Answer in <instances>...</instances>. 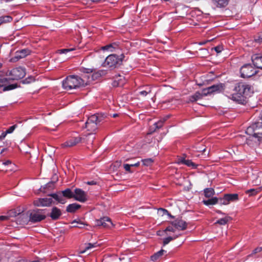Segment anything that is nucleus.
<instances>
[{"label":"nucleus","instance_id":"1","mask_svg":"<svg viewBox=\"0 0 262 262\" xmlns=\"http://www.w3.org/2000/svg\"><path fill=\"white\" fill-rule=\"evenodd\" d=\"M250 90V86L249 84L243 82H238L234 85L232 92L229 93L227 96L233 101L242 104L245 102L246 95H248Z\"/></svg>","mask_w":262,"mask_h":262},{"label":"nucleus","instance_id":"2","mask_svg":"<svg viewBox=\"0 0 262 262\" xmlns=\"http://www.w3.org/2000/svg\"><path fill=\"white\" fill-rule=\"evenodd\" d=\"M246 133L249 135L246 139V143L250 146H253L258 144L262 139V122H256L249 126Z\"/></svg>","mask_w":262,"mask_h":262},{"label":"nucleus","instance_id":"3","mask_svg":"<svg viewBox=\"0 0 262 262\" xmlns=\"http://www.w3.org/2000/svg\"><path fill=\"white\" fill-rule=\"evenodd\" d=\"M85 81L77 75H70L62 81V87L64 90L76 89L85 85Z\"/></svg>","mask_w":262,"mask_h":262},{"label":"nucleus","instance_id":"4","mask_svg":"<svg viewBox=\"0 0 262 262\" xmlns=\"http://www.w3.org/2000/svg\"><path fill=\"white\" fill-rule=\"evenodd\" d=\"M48 195L52 197L57 203L64 204L67 202V199L73 198L74 192L70 188H67L62 191L50 193Z\"/></svg>","mask_w":262,"mask_h":262},{"label":"nucleus","instance_id":"5","mask_svg":"<svg viewBox=\"0 0 262 262\" xmlns=\"http://www.w3.org/2000/svg\"><path fill=\"white\" fill-rule=\"evenodd\" d=\"M124 58L123 54L120 55L115 54H111L107 56L102 65L104 67L115 69L122 63Z\"/></svg>","mask_w":262,"mask_h":262},{"label":"nucleus","instance_id":"6","mask_svg":"<svg viewBox=\"0 0 262 262\" xmlns=\"http://www.w3.org/2000/svg\"><path fill=\"white\" fill-rule=\"evenodd\" d=\"M101 121V119L98 114H94L89 117L85 123V128L88 133H96L97 129L98 123Z\"/></svg>","mask_w":262,"mask_h":262},{"label":"nucleus","instance_id":"7","mask_svg":"<svg viewBox=\"0 0 262 262\" xmlns=\"http://www.w3.org/2000/svg\"><path fill=\"white\" fill-rule=\"evenodd\" d=\"M47 209H36L33 210L29 215V221L33 223L39 222L47 217Z\"/></svg>","mask_w":262,"mask_h":262},{"label":"nucleus","instance_id":"8","mask_svg":"<svg viewBox=\"0 0 262 262\" xmlns=\"http://www.w3.org/2000/svg\"><path fill=\"white\" fill-rule=\"evenodd\" d=\"M258 71L251 64L247 63L243 65L240 69L241 76L244 78L251 77L255 75Z\"/></svg>","mask_w":262,"mask_h":262},{"label":"nucleus","instance_id":"9","mask_svg":"<svg viewBox=\"0 0 262 262\" xmlns=\"http://www.w3.org/2000/svg\"><path fill=\"white\" fill-rule=\"evenodd\" d=\"M26 69L21 67L15 68L9 71V75L12 80H19L26 75Z\"/></svg>","mask_w":262,"mask_h":262},{"label":"nucleus","instance_id":"10","mask_svg":"<svg viewBox=\"0 0 262 262\" xmlns=\"http://www.w3.org/2000/svg\"><path fill=\"white\" fill-rule=\"evenodd\" d=\"M9 80L10 78L0 75V93L12 90L17 88L16 84H8Z\"/></svg>","mask_w":262,"mask_h":262},{"label":"nucleus","instance_id":"11","mask_svg":"<svg viewBox=\"0 0 262 262\" xmlns=\"http://www.w3.org/2000/svg\"><path fill=\"white\" fill-rule=\"evenodd\" d=\"M238 200V195L237 193H228L224 194L223 198H220L219 204L226 205L230 202H234Z\"/></svg>","mask_w":262,"mask_h":262},{"label":"nucleus","instance_id":"12","mask_svg":"<svg viewBox=\"0 0 262 262\" xmlns=\"http://www.w3.org/2000/svg\"><path fill=\"white\" fill-rule=\"evenodd\" d=\"M73 198L82 203L85 202L88 200L86 193L80 188H76L74 190Z\"/></svg>","mask_w":262,"mask_h":262},{"label":"nucleus","instance_id":"13","mask_svg":"<svg viewBox=\"0 0 262 262\" xmlns=\"http://www.w3.org/2000/svg\"><path fill=\"white\" fill-rule=\"evenodd\" d=\"M52 199V197L39 198L34 201V205L37 207H49L53 203Z\"/></svg>","mask_w":262,"mask_h":262},{"label":"nucleus","instance_id":"14","mask_svg":"<svg viewBox=\"0 0 262 262\" xmlns=\"http://www.w3.org/2000/svg\"><path fill=\"white\" fill-rule=\"evenodd\" d=\"M171 225L174 227L176 229L179 230H184L186 229L187 226L186 222L181 219H177L171 222Z\"/></svg>","mask_w":262,"mask_h":262},{"label":"nucleus","instance_id":"15","mask_svg":"<svg viewBox=\"0 0 262 262\" xmlns=\"http://www.w3.org/2000/svg\"><path fill=\"white\" fill-rule=\"evenodd\" d=\"M61 215V210L57 207H53L51 212L47 214V216H50L52 220L56 221L58 220Z\"/></svg>","mask_w":262,"mask_h":262},{"label":"nucleus","instance_id":"16","mask_svg":"<svg viewBox=\"0 0 262 262\" xmlns=\"http://www.w3.org/2000/svg\"><path fill=\"white\" fill-rule=\"evenodd\" d=\"M252 61L254 67L257 69H262V56L255 54L251 57Z\"/></svg>","mask_w":262,"mask_h":262},{"label":"nucleus","instance_id":"17","mask_svg":"<svg viewBox=\"0 0 262 262\" xmlns=\"http://www.w3.org/2000/svg\"><path fill=\"white\" fill-rule=\"evenodd\" d=\"M126 82L125 77L123 75H118L114 77L112 82V85L114 87L122 86Z\"/></svg>","mask_w":262,"mask_h":262},{"label":"nucleus","instance_id":"18","mask_svg":"<svg viewBox=\"0 0 262 262\" xmlns=\"http://www.w3.org/2000/svg\"><path fill=\"white\" fill-rule=\"evenodd\" d=\"M81 140V138L80 137H74L70 139L64 143L62 144V146L63 147H70L75 146Z\"/></svg>","mask_w":262,"mask_h":262},{"label":"nucleus","instance_id":"19","mask_svg":"<svg viewBox=\"0 0 262 262\" xmlns=\"http://www.w3.org/2000/svg\"><path fill=\"white\" fill-rule=\"evenodd\" d=\"M96 223L98 226H102L104 227H111L113 226V223L111 219L106 216L97 220Z\"/></svg>","mask_w":262,"mask_h":262},{"label":"nucleus","instance_id":"20","mask_svg":"<svg viewBox=\"0 0 262 262\" xmlns=\"http://www.w3.org/2000/svg\"><path fill=\"white\" fill-rule=\"evenodd\" d=\"M222 85L220 84L213 85L204 90V95H207L215 92H220Z\"/></svg>","mask_w":262,"mask_h":262},{"label":"nucleus","instance_id":"21","mask_svg":"<svg viewBox=\"0 0 262 262\" xmlns=\"http://www.w3.org/2000/svg\"><path fill=\"white\" fill-rule=\"evenodd\" d=\"M118 48L119 42H115L101 47V49L104 51L114 52Z\"/></svg>","mask_w":262,"mask_h":262},{"label":"nucleus","instance_id":"22","mask_svg":"<svg viewBox=\"0 0 262 262\" xmlns=\"http://www.w3.org/2000/svg\"><path fill=\"white\" fill-rule=\"evenodd\" d=\"M168 117H169L167 116L163 120H160L159 121L155 122L154 124V128H152V127H150L149 134H151L155 132L157 129L161 128L163 125L164 121H165Z\"/></svg>","mask_w":262,"mask_h":262},{"label":"nucleus","instance_id":"23","mask_svg":"<svg viewBox=\"0 0 262 262\" xmlns=\"http://www.w3.org/2000/svg\"><path fill=\"white\" fill-rule=\"evenodd\" d=\"M30 51L28 49H24L21 50L17 51L16 52L15 58L17 59L25 58L27 55H29Z\"/></svg>","mask_w":262,"mask_h":262},{"label":"nucleus","instance_id":"24","mask_svg":"<svg viewBox=\"0 0 262 262\" xmlns=\"http://www.w3.org/2000/svg\"><path fill=\"white\" fill-rule=\"evenodd\" d=\"M211 1L217 8H224L229 3V0H211Z\"/></svg>","mask_w":262,"mask_h":262},{"label":"nucleus","instance_id":"25","mask_svg":"<svg viewBox=\"0 0 262 262\" xmlns=\"http://www.w3.org/2000/svg\"><path fill=\"white\" fill-rule=\"evenodd\" d=\"M81 207V205L79 204H78L76 203L69 204L67 206L66 208V211L70 213H74L75 212L77 209H79Z\"/></svg>","mask_w":262,"mask_h":262},{"label":"nucleus","instance_id":"26","mask_svg":"<svg viewBox=\"0 0 262 262\" xmlns=\"http://www.w3.org/2000/svg\"><path fill=\"white\" fill-rule=\"evenodd\" d=\"M203 96H205L204 94V90L202 93L199 92H196L193 95L189 97V100L191 102L196 101L201 99Z\"/></svg>","mask_w":262,"mask_h":262},{"label":"nucleus","instance_id":"27","mask_svg":"<svg viewBox=\"0 0 262 262\" xmlns=\"http://www.w3.org/2000/svg\"><path fill=\"white\" fill-rule=\"evenodd\" d=\"M167 251L161 249L157 252L155 253L154 254L151 256L150 259L152 261H156L159 259L164 253H166Z\"/></svg>","mask_w":262,"mask_h":262},{"label":"nucleus","instance_id":"28","mask_svg":"<svg viewBox=\"0 0 262 262\" xmlns=\"http://www.w3.org/2000/svg\"><path fill=\"white\" fill-rule=\"evenodd\" d=\"M219 198L218 199L216 197H212L211 199H209L206 200H203V203L206 206L213 205L216 204V203H219Z\"/></svg>","mask_w":262,"mask_h":262},{"label":"nucleus","instance_id":"29","mask_svg":"<svg viewBox=\"0 0 262 262\" xmlns=\"http://www.w3.org/2000/svg\"><path fill=\"white\" fill-rule=\"evenodd\" d=\"M96 133H88L85 136H86V140L88 144H92L94 139H95Z\"/></svg>","mask_w":262,"mask_h":262},{"label":"nucleus","instance_id":"30","mask_svg":"<svg viewBox=\"0 0 262 262\" xmlns=\"http://www.w3.org/2000/svg\"><path fill=\"white\" fill-rule=\"evenodd\" d=\"M180 234H174L172 236H169L167 237L163 238V245H167L171 241L176 239Z\"/></svg>","mask_w":262,"mask_h":262},{"label":"nucleus","instance_id":"31","mask_svg":"<svg viewBox=\"0 0 262 262\" xmlns=\"http://www.w3.org/2000/svg\"><path fill=\"white\" fill-rule=\"evenodd\" d=\"M231 220V217L229 216H226L218 220L215 224H217L221 225H225Z\"/></svg>","mask_w":262,"mask_h":262},{"label":"nucleus","instance_id":"32","mask_svg":"<svg viewBox=\"0 0 262 262\" xmlns=\"http://www.w3.org/2000/svg\"><path fill=\"white\" fill-rule=\"evenodd\" d=\"M204 195L206 198H210L212 196L214 193V190L212 188H205L204 190Z\"/></svg>","mask_w":262,"mask_h":262},{"label":"nucleus","instance_id":"33","mask_svg":"<svg viewBox=\"0 0 262 262\" xmlns=\"http://www.w3.org/2000/svg\"><path fill=\"white\" fill-rule=\"evenodd\" d=\"M12 20V17L10 15H5L0 17V25L3 24L10 23Z\"/></svg>","mask_w":262,"mask_h":262},{"label":"nucleus","instance_id":"34","mask_svg":"<svg viewBox=\"0 0 262 262\" xmlns=\"http://www.w3.org/2000/svg\"><path fill=\"white\" fill-rule=\"evenodd\" d=\"M261 187H258L256 189H250L249 190H247L246 192L247 194H248L249 196L254 195L256 194H257L258 192H259L261 190Z\"/></svg>","mask_w":262,"mask_h":262},{"label":"nucleus","instance_id":"35","mask_svg":"<svg viewBox=\"0 0 262 262\" xmlns=\"http://www.w3.org/2000/svg\"><path fill=\"white\" fill-rule=\"evenodd\" d=\"M35 81V78L32 76H29L21 81L23 84H30Z\"/></svg>","mask_w":262,"mask_h":262},{"label":"nucleus","instance_id":"36","mask_svg":"<svg viewBox=\"0 0 262 262\" xmlns=\"http://www.w3.org/2000/svg\"><path fill=\"white\" fill-rule=\"evenodd\" d=\"M185 163L184 165H187L188 167H191L193 168H196L197 167V165L194 164L191 160H186L185 161Z\"/></svg>","mask_w":262,"mask_h":262},{"label":"nucleus","instance_id":"37","mask_svg":"<svg viewBox=\"0 0 262 262\" xmlns=\"http://www.w3.org/2000/svg\"><path fill=\"white\" fill-rule=\"evenodd\" d=\"M142 163L144 165L148 166L150 165L154 162L151 158L144 159L142 160Z\"/></svg>","mask_w":262,"mask_h":262},{"label":"nucleus","instance_id":"38","mask_svg":"<svg viewBox=\"0 0 262 262\" xmlns=\"http://www.w3.org/2000/svg\"><path fill=\"white\" fill-rule=\"evenodd\" d=\"M261 251H262V246L257 247L252 251V253L250 254H249L248 256L252 257L253 256L254 254L260 252Z\"/></svg>","mask_w":262,"mask_h":262},{"label":"nucleus","instance_id":"39","mask_svg":"<svg viewBox=\"0 0 262 262\" xmlns=\"http://www.w3.org/2000/svg\"><path fill=\"white\" fill-rule=\"evenodd\" d=\"M74 50V48H70V49H60V50H58L57 51V52L59 53V54H67V53L69 52H71V51H72Z\"/></svg>","mask_w":262,"mask_h":262},{"label":"nucleus","instance_id":"40","mask_svg":"<svg viewBox=\"0 0 262 262\" xmlns=\"http://www.w3.org/2000/svg\"><path fill=\"white\" fill-rule=\"evenodd\" d=\"M158 212L161 213L162 215H168L172 217V216L169 214L168 211L165 209L160 208L158 209Z\"/></svg>","mask_w":262,"mask_h":262},{"label":"nucleus","instance_id":"41","mask_svg":"<svg viewBox=\"0 0 262 262\" xmlns=\"http://www.w3.org/2000/svg\"><path fill=\"white\" fill-rule=\"evenodd\" d=\"M176 228L172 225L167 226L164 230V232L169 231L174 232Z\"/></svg>","mask_w":262,"mask_h":262},{"label":"nucleus","instance_id":"42","mask_svg":"<svg viewBox=\"0 0 262 262\" xmlns=\"http://www.w3.org/2000/svg\"><path fill=\"white\" fill-rule=\"evenodd\" d=\"M81 72L85 73H91L93 72V69L91 68H82L80 70Z\"/></svg>","mask_w":262,"mask_h":262},{"label":"nucleus","instance_id":"43","mask_svg":"<svg viewBox=\"0 0 262 262\" xmlns=\"http://www.w3.org/2000/svg\"><path fill=\"white\" fill-rule=\"evenodd\" d=\"M123 167L125 169V170L130 173H132L133 171L130 170V165L129 164H123Z\"/></svg>","mask_w":262,"mask_h":262},{"label":"nucleus","instance_id":"44","mask_svg":"<svg viewBox=\"0 0 262 262\" xmlns=\"http://www.w3.org/2000/svg\"><path fill=\"white\" fill-rule=\"evenodd\" d=\"M213 49L215 51V52L217 53H220L222 51L223 48L222 46H217L213 48Z\"/></svg>","mask_w":262,"mask_h":262},{"label":"nucleus","instance_id":"45","mask_svg":"<svg viewBox=\"0 0 262 262\" xmlns=\"http://www.w3.org/2000/svg\"><path fill=\"white\" fill-rule=\"evenodd\" d=\"M186 160L185 159V157H180L179 158H178V162L177 163L180 164H184L185 163V161H186Z\"/></svg>","mask_w":262,"mask_h":262},{"label":"nucleus","instance_id":"46","mask_svg":"<svg viewBox=\"0 0 262 262\" xmlns=\"http://www.w3.org/2000/svg\"><path fill=\"white\" fill-rule=\"evenodd\" d=\"M16 127V125H12L10 126L8 129L6 130V133L11 134L12 133Z\"/></svg>","mask_w":262,"mask_h":262},{"label":"nucleus","instance_id":"47","mask_svg":"<svg viewBox=\"0 0 262 262\" xmlns=\"http://www.w3.org/2000/svg\"><path fill=\"white\" fill-rule=\"evenodd\" d=\"M80 224V225L78 226V225H73V227H78V228H82V226L84 225V224H83L82 223H79L78 222L76 221V220H74V221L72 222V224Z\"/></svg>","mask_w":262,"mask_h":262},{"label":"nucleus","instance_id":"48","mask_svg":"<svg viewBox=\"0 0 262 262\" xmlns=\"http://www.w3.org/2000/svg\"><path fill=\"white\" fill-rule=\"evenodd\" d=\"M150 91H142L139 92L140 95L146 96L149 93H150Z\"/></svg>","mask_w":262,"mask_h":262},{"label":"nucleus","instance_id":"49","mask_svg":"<svg viewBox=\"0 0 262 262\" xmlns=\"http://www.w3.org/2000/svg\"><path fill=\"white\" fill-rule=\"evenodd\" d=\"M255 116H257L259 120H262V110L261 112H257L255 114Z\"/></svg>","mask_w":262,"mask_h":262},{"label":"nucleus","instance_id":"50","mask_svg":"<svg viewBox=\"0 0 262 262\" xmlns=\"http://www.w3.org/2000/svg\"><path fill=\"white\" fill-rule=\"evenodd\" d=\"M8 134V133H6V130L4 132H3L1 134V135L0 136V140H3L4 139L6 136Z\"/></svg>","mask_w":262,"mask_h":262},{"label":"nucleus","instance_id":"51","mask_svg":"<svg viewBox=\"0 0 262 262\" xmlns=\"http://www.w3.org/2000/svg\"><path fill=\"white\" fill-rule=\"evenodd\" d=\"M94 247H95L94 246V244H91V243H89L88 244L87 246L86 247L85 249L86 250H89V249H91V248H93Z\"/></svg>","mask_w":262,"mask_h":262},{"label":"nucleus","instance_id":"52","mask_svg":"<svg viewBox=\"0 0 262 262\" xmlns=\"http://www.w3.org/2000/svg\"><path fill=\"white\" fill-rule=\"evenodd\" d=\"M9 217L6 215L0 216V221H5L8 220Z\"/></svg>","mask_w":262,"mask_h":262},{"label":"nucleus","instance_id":"53","mask_svg":"<svg viewBox=\"0 0 262 262\" xmlns=\"http://www.w3.org/2000/svg\"><path fill=\"white\" fill-rule=\"evenodd\" d=\"M54 182H53V181L49 182V183H48L45 185V187L44 188H48V187H50V186H51V185H52Z\"/></svg>","mask_w":262,"mask_h":262},{"label":"nucleus","instance_id":"54","mask_svg":"<svg viewBox=\"0 0 262 262\" xmlns=\"http://www.w3.org/2000/svg\"><path fill=\"white\" fill-rule=\"evenodd\" d=\"M140 165V162L138 161L135 163H134V164H130V165L131 167H138Z\"/></svg>","mask_w":262,"mask_h":262},{"label":"nucleus","instance_id":"55","mask_svg":"<svg viewBox=\"0 0 262 262\" xmlns=\"http://www.w3.org/2000/svg\"><path fill=\"white\" fill-rule=\"evenodd\" d=\"M11 163V162L10 160H7L3 163V164L5 165H8L9 164H10Z\"/></svg>","mask_w":262,"mask_h":262},{"label":"nucleus","instance_id":"56","mask_svg":"<svg viewBox=\"0 0 262 262\" xmlns=\"http://www.w3.org/2000/svg\"><path fill=\"white\" fill-rule=\"evenodd\" d=\"M96 182L94 181H88L87 184L90 185H93L96 184Z\"/></svg>","mask_w":262,"mask_h":262},{"label":"nucleus","instance_id":"57","mask_svg":"<svg viewBox=\"0 0 262 262\" xmlns=\"http://www.w3.org/2000/svg\"><path fill=\"white\" fill-rule=\"evenodd\" d=\"M216 212L218 214H224V213H223V212H222L221 210H216Z\"/></svg>","mask_w":262,"mask_h":262},{"label":"nucleus","instance_id":"58","mask_svg":"<svg viewBox=\"0 0 262 262\" xmlns=\"http://www.w3.org/2000/svg\"><path fill=\"white\" fill-rule=\"evenodd\" d=\"M258 41L259 42H262V36L261 37H259V38H258Z\"/></svg>","mask_w":262,"mask_h":262},{"label":"nucleus","instance_id":"59","mask_svg":"<svg viewBox=\"0 0 262 262\" xmlns=\"http://www.w3.org/2000/svg\"><path fill=\"white\" fill-rule=\"evenodd\" d=\"M54 179H55V181H56L57 180V179H58V176H57L56 174H55V175L54 176Z\"/></svg>","mask_w":262,"mask_h":262},{"label":"nucleus","instance_id":"60","mask_svg":"<svg viewBox=\"0 0 262 262\" xmlns=\"http://www.w3.org/2000/svg\"><path fill=\"white\" fill-rule=\"evenodd\" d=\"M117 116H118V115L117 114H115L113 115V117H116Z\"/></svg>","mask_w":262,"mask_h":262},{"label":"nucleus","instance_id":"61","mask_svg":"<svg viewBox=\"0 0 262 262\" xmlns=\"http://www.w3.org/2000/svg\"><path fill=\"white\" fill-rule=\"evenodd\" d=\"M182 157H185V158H186V154H183V156Z\"/></svg>","mask_w":262,"mask_h":262},{"label":"nucleus","instance_id":"62","mask_svg":"<svg viewBox=\"0 0 262 262\" xmlns=\"http://www.w3.org/2000/svg\"><path fill=\"white\" fill-rule=\"evenodd\" d=\"M204 43V42H200V43H199V45H203Z\"/></svg>","mask_w":262,"mask_h":262},{"label":"nucleus","instance_id":"63","mask_svg":"<svg viewBox=\"0 0 262 262\" xmlns=\"http://www.w3.org/2000/svg\"><path fill=\"white\" fill-rule=\"evenodd\" d=\"M2 67V63L0 62V68Z\"/></svg>","mask_w":262,"mask_h":262},{"label":"nucleus","instance_id":"64","mask_svg":"<svg viewBox=\"0 0 262 262\" xmlns=\"http://www.w3.org/2000/svg\"><path fill=\"white\" fill-rule=\"evenodd\" d=\"M205 150V148H204L203 150H202L201 151H204Z\"/></svg>","mask_w":262,"mask_h":262}]
</instances>
